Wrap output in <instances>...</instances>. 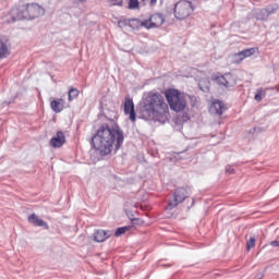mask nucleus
<instances>
[{
	"instance_id": "17",
	"label": "nucleus",
	"mask_w": 279,
	"mask_h": 279,
	"mask_svg": "<svg viewBox=\"0 0 279 279\" xmlns=\"http://www.w3.org/2000/svg\"><path fill=\"white\" fill-rule=\"evenodd\" d=\"M8 54V45L0 39V58H5Z\"/></svg>"
},
{
	"instance_id": "13",
	"label": "nucleus",
	"mask_w": 279,
	"mask_h": 279,
	"mask_svg": "<svg viewBox=\"0 0 279 279\" xmlns=\"http://www.w3.org/2000/svg\"><path fill=\"white\" fill-rule=\"evenodd\" d=\"M110 236H112V231L97 230L94 233V240L96 243H104V241H108Z\"/></svg>"
},
{
	"instance_id": "14",
	"label": "nucleus",
	"mask_w": 279,
	"mask_h": 279,
	"mask_svg": "<svg viewBox=\"0 0 279 279\" xmlns=\"http://www.w3.org/2000/svg\"><path fill=\"white\" fill-rule=\"evenodd\" d=\"M28 222L38 228H45V230H49V225L45 220L38 218L36 214L28 216Z\"/></svg>"
},
{
	"instance_id": "23",
	"label": "nucleus",
	"mask_w": 279,
	"mask_h": 279,
	"mask_svg": "<svg viewBox=\"0 0 279 279\" xmlns=\"http://www.w3.org/2000/svg\"><path fill=\"white\" fill-rule=\"evenodd\" d=\"M226 172L232 174V173H234V168L232 166H227Z\"/></svg>"
},
{
	"instance_id": "9",
	"label": "nucleus",
	"mask_w": 279,
	"mask_h": 279,
	"mask_svg": "<svg viewBox=\"0 0 279 279\" xmlns=\"http://www.w3.org/2000/svg\"><path fill=\"white\" fill-rule=\"evenodd\" d=\"M256 53V48H248L244 49L235 54H233V60L235 64H239V62H243L245 58H250Z\"/></svg>"
},
{
	"instance_id": "10",
	"label": "nucleus",
	"mask_w": 279,
	"mask_h": 279,
	"mask_svg": "<svg viewBox=\"0 0 279 279\" xmlns=\"http://www.w3.org/2000/svg\"><path fill=\"white\" fill-rule=\"evenodd\" d=\"M124 113L129 114V119L130 121H132V123L136 121V112L134 111V101L130 98H125Z\"/></svg>"
},
{
	"instance_id": "20",
	"label": "nucleus",
	"mask_w": 279,
	"mask_h": 279,
	"mask_svg": "<svg viewBox=\"0 0 279 279\" xmlns=\"http://www.w3.org/2000/svg\"><path fill=\"white\" fill-rule=\"evenodd\" d=\"M266 93L263 88H259L255 95V101H263V97H265Z\"/></svg>"
},
{
	"instance_id": "2",
	"label": "nucleus",
	"mask_w": 279,
	"mask_h": 279,
	"mask_svg": "<svg viewBox=\"0 0 279 279\" xmlns=\"http://www.w3.org/2000/svg\"><path fill=\"white\" fill-rule=\"evenodd\" d=\"M140 117L144 121H159L165 123L169 119V105L158 93H148L140 102Z\"/></svg>"
},
{
	"instance_id": "5",
	"label": "nucleus",
	"mask_w": 279,
	"mask_h": 279,
	"mask_svg": "<svg viewBox=\"0 0 279 279\" xmlns=\"http://www.w3.org/2000/svg\"><path fill=\"white\" fill-rule=\"evenodd\" d=\"M131 23L132 25H136V27H145V29H154L156 27H161L165 24V16L160 13H155L150 15L148 20L141 21L138 19H133Z\"/></svg>"
},
{
	"instance_id": "24",
	"label": "nucleus",
	"mask_w": 279,
	"mask_h": 279,
	"mask_svg": "<svg viewBox=\"0 0 279 279\" xmlns=\"http://www.w3.org/2000/svg\"><path fill=\"white\" fill-rule=\"evenodd\" d=\"M143 3H145L147 0H142ZM156 3H158V0H149V5H151V8H154V5H156Z\"/></svg>"
},
{
	"instance_id": "25",
	"label": "nucleus",
	"mask_w": 279,
	"mask_h": 279,
	"mask_svg": "<svg viewBox=\"0 0 279 279\" xmlns=\"http://www.w3.org/2000/svg\"><path fill=\"white\" fill-rule=\"evenodd\" d=\"M271 247H279V240H275L270 242Z\"/></svg>"
},
{
	"instance_id": "3",
	"label": "nucleus",
	"mask_w": 279,
	"mask_h": 279,
	"mask_svg": "<svg viewBox=\"0 0 279 279\" xmlns=\"http://www.w3.org/2000/svg\"><path fill=\"white\" fill-rule=\"evenodd\" d=\"M45 14V9L36 3L23 4L11 9L7 15V23H14V21H33Z\"/></svg>"
},
{
	"instance_id": "26",
	"label": "nucleus",
	"mask_w": 279,
	"mask_h": 279,
	"mask_svg": "<svg viewBox=\"0 0 279 279\" xmlns=\"http://www.w3.org/2000/svg\"><path fill=\"white\" fill-rule=\"evenodd\" d=\"M262 278H263V274L259 272V274L256 275V277L254 279H262Z\"/></svg>"
},
{
	"instance_id": "19",
	"label": "nucleus",
	"mask_w": 279,
	"mask_h": 279,
	"mask_svg": "<svg viewBox=\"0 0 279 279\" xmlns=\"http://www.w3.org/2000/svg\"><path fill=\"white\" fill-rule=\"evenodd\" d=\"M255 245H256V238H254V236L250 238L248 241L246 242L247 252H250V250L255 247Z\"/></svg>"
},
{
	"instance_id": "11",
	"label": "nucleus",
	"mask_w": 279,
	"mask_h": 279,
	"mask_svg": "<svg viewBox=\"0 0 279 279\" xmlns=\"http://www.w3.org/2000/svg\"><path fill=\"white\" fill-rule=\"evenodd\" d=\"M276 10H278L277 7H268L266 9H262V10L257 11L255 13V16H256L257 21H267L269 19V16H271V14H274V12H276Z\"/></svg>"
},
{
	"instance_id": "27",
	"label": "nucleus",
	"mask_w": 279,
	"mask_h": 279,
	"mask_svg": "<svg viewBox=\"0 0 279 279\" xmlns=\"http://www.w3.org/2000/svg\"><path fill=\"white\" fill-rule=\"evenodd\" d=\"M78 1H85V0H78Z\"/></svg>"
},
{
	"instance_id": "16",
	"label": "nucleus",
	"mask_w": 279,
	"mask_h": 279,
	"mask_svg": "<svg viewBox=\"0 0 279 279\" xmlns=\"http://www.w3.org/2000/svg\"><path fill=\"white\" fill-rule=\"evenodd\" d=\"M50 106L53 110V112H62V110H64V99L62 98H59L57 100H52L50 102Z\"/></svg>"
},
{
	"instance_id": "22",
	"label": "nucleus",
	"mask_w": 279,
	"mask_h": 279,
	"mask_svg": "<svg viewBox=\"0 0 279 279\" xmlns=\"http://www.w3.org/2000/svg\"><path fill=\"white\" fill-rule=\"evenodd\" d=\"M138 0H129V10H138Z\"/></svg>"
},
{
	"instance_id": "4",
	"label": "nucleus",
	"mask_w": 279,
	"mask_h": 279,
	"mask_svg": "<svg viewBox=\"0 0 279 279\" xmlns=\"http://www.w3.org/2000/svg\"><path fill=\"white\" fill-rule=\"evenodd\" d=\"M170 109L174 112H184L186 110V96L178 89H170L166 93Z\"/></svg>"
},
{
	"instance_id": "6",
	"label": "nucleus",
	"mask_w": 279,
	"mask_h": 279,
	"mask_svg": "<svg viewBox=\"0 0 279 279\" xmlns=\"http://www.w3.org/2000/svg\"><path fill=\"white\" fill-rule=\"evenodd\" d=\"M193 12V3L191 1L182 0L174 4V17L178 21H184L189 19Z\"/></svg>"
},
{
	"instance_id": "18",
	"label": "nucleus",
	"mask_w": 279,
	"mask_h": 279,
	"mask_svg": "<svg viewBox=\"0 0 279 279\" xmlns=\"http://www.w3.org/2000/svg\"><path fill=\"white\" fill-rule=\"evenodd\" d=\"M80 96V90L77 88H71L69 90V101H73V99H76V97Z\"/></svg>"
},
{
	"instance_id": "12",
	"label": "nucleus",
	"mask_w": 279,
	"mask_h": 279,
	"mask_svg": "<svg viewBox=\"0 0 279 279\" xmlns=\"http://www.w3.org/2000/svg\"><path fill=\"white\" fill-rule=\"evenodd\" d=\"M209 111L211 112V114H218L219 117H221V114L226 112V105L221 100H215L211 104Z\"/></svg>"
},
{
	"instance_id": "8",
	"label": "nucleus",
	"mask_w": 279,
	"mask_h": 279,
	"mask_svg": "<svg viewBox=\"0 0 279 279\" xmlns=\"http://www.w3.org/2000/svg\"><path fill=\"white\" fill-rule=\"evenodd\" d=\"M211 80L217 82L219 86H225V88H232L236 86V77L232 73H226L223 75H213Z\"/></svg>"
},
{
	"instance_id": "21",
	"label": "nucleus",
	"mask_w": 279,
	"mask_h": 279,
	"mask_svg": "<svg viewBox=\"0 0 279 279\" xmlns=\"http://www.w3.org/2000/svg\"><path fill=\"white\" fill-rule=\"evenodd\" d=\"M130 230V227H120L116 230L114 236H121V234H125Z\"/></svg>"
},
{
	"instance_id": "1",
	"label": "nucleus",
	"mask_w": 279,
	"mask_h": 279,
	"mask_svg": "<svg viewBox=\"0 0 279 279\" xmlns=\"http://www.w3.org/2000/svg\"><path fill=\"white\" fill-rule=\"evenodd\" d=\"M92 141L94 148L100 156H109L112 151H119L121 149L125 141V135L123 134V130L117 124H102Z\"/></svg>"
},
{
	"instance_id": "7",
	"label": "nucleus",
	"mask_w": 279,
	"mask_h": 279,
	"mask_svg": "<svg viewBox=\"0 0 279 279\" xmlns=\"http://www.w3.org/2000/svg\"><path fill=\"white\" fill-rule=\"evenodd\" d=\"M186 197H189V191H186L184 187H179L174 192L172 199H170L168 206L166 207V210H173V208H177L179 204H182Z\"/></svg>"
},
{
	"instance_id": "15",
	"label": "nucleus",
	"mask_w": 279,
	"mask_h": 279,
	"mask_svg": "<svg viewBox=\"0 0 279 279\" xmlns=\"http://www.w3.org/2000/svg\"><path fill=\"white\" fill-rule=\"evenodd\" d=\"M66 143V138L64 137V133L59 131L57 135L50 140L51 147H62Z\"/></svg>"
}]
</instances>
